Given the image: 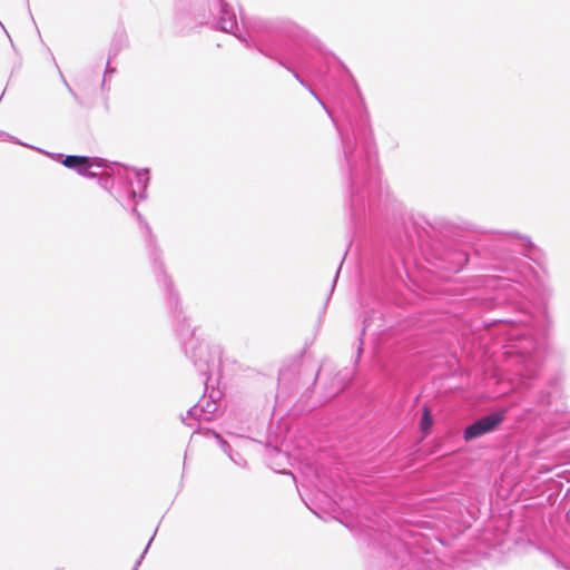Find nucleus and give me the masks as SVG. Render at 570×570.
<instances>
[{"mask_svg":"<svg viewBox=\"0 0 570 570\" xmlns=\"http://www.w3.org/2000/svg\"><path fill=\"white\" fill-rule=\"evenodd\" d=\"M240 31L234 9L225 0H209L200 24L234 35L247 48H255L287 71H350L333 52L307 30L289 19L262 18L240 12Z\"/></svg>","mask_w":570,"mask_h":570,"instance_id":"nucleus-1","label":"nucleus"},{"mask_svg":"<svg viewBox=\"0 0 570 570\" xmlns=\"http://www.w3.org/2000/svg\"><path fill=\"white\" fill-rule=\"evenodd\" d=\"M345 83L352 86L353 90L344 97L341 94L335 97L340 116L330 114V117L341 137L344 156L341 169L350 181V210L356 224L365 215L366 208H375L382 196V183L370 117L352 73H347Z\"/></svg>","mask_w":570,"mask_h":570,"instance_id":"nucleus-2","label":"nucleus"},{"mask_svg":"<svg viewBox=\"0 0 570 570\" xmlns=\"http://www.w3.org/2000/svg\"><path fill=\"white\" fill-rule=\"evenodd\" d=\"M502 332L507 336V363L514 367V375L519 376L522 385L537 377L542 363L541 343L534 336V330L523 322H502Z\"/></svg>","mask_w":570,"mask_h":570,"instance_id":"nucleus-3","label":"nucleus"},{"mask_svg":"<svg viewBox=\"0 0 570 570\" xmlns=\"http://www.w3.org/2000/svg\"><path fill=\"white\" fill-rule=\"evenodd\" d=\"M122 174H124V180H126L129 186L126 191V197H122L121 195L116 196L118 202L122 206H129L131 203L132 205V213L137 216L139 219L140 225L146 230V234L148 236V244L150 247V257L154 263V269L157 276V281L159 284L163 285L164 291L167 296L168 304L170 308L175 312L180 314L181 309L179 307V298L178 295L174 292L171 282L169 277L166 275L163 268V263L159 261V250L155 245L154 237L151 235V229L147 222L141 217L140 213L137 210V202L136 198L145 199L146 198V190L149 183V170L148 169H140V170H129L128 168L122 167Z\"/></svg>","mask_w":570,"mask_h":570,"instance_id":"nucleus-4","label":"nucleus"},{"mask_svg":"<svg viewBox=\"0 0 570 570\" xmlns=\"http://www.w3.org/2000/svg\"><path fill=\"white\" fill-rule=\"evenodd\" d=\"M177 332L183 341L186 355L191 360L196 370L206 377L204 383L207 387L210 374L216 367L217 351H213L206 343L195 336V330H190V324L186 317L177 318Z\"/></svg>","mask_w":570,"mask_h":570,"instance_id":"nucleus-5","label":"nucleus"},{"mask_svg":"<svg viewBox=\"0 0 570 570\" xmlns=\"http://www.w3.org/2000/svg\"><path fill=\"white\" fill-rule=\"evenodd\" d=\"M504 261V269L510 274L508 277L491 278L488 281V286L498 289L500 293L492 299L497 304H501L507 299H514L515 295L520 293L519 287H523L521 278L525 279L528 274H531L532 267L521 258L509 255L502 258Z\"/></svg>","mask_w":570,"mask_h":570,"instance_id":"nucleus-6","label":"nucleus"},{"mask_svg":"<svg viewBox=\"0 0 570 570\" xmlns=\"http://www.w3.org/2000/svg\"><path fill=\"white\" fill-rule=\"evenodd\" d=\"M46 155L50 156L55 160H60L65 167L73 169L79 175L89 178H94L98 175V171L94 170L95 168L106 167V160L100 158H90L77 155H68L63 157L62 154L50 153H46Z\"/></svg>","mask_w":570,"mask_h":570,"instance_id":"nucleus-7","label":"nucleus"},{"mask_svg":"<svg viewBox=\"0 0 570 570\" xmlns=\"http://www.w3.org/2000/svg\"><path fill=\"white\" fill-rule=\"evenodd\" d=\"M503 420L504 415L501 412H494L482 416L464 429L463 438L465 441L478 439L494 431Z\"/></svg>","mask_w":570,"mask_h":570,"instance_id":"nucleus-8","label":"nucleus"},{"mask_svg":"<svg viewBox=\"0 0 570 570\" xmlns=\"http://www.w3.org/2000/svg\"><path fill=\"white\" fill-rule=\"evenodd\" d=\"M495 242L500 249H509L511 253H520L528 255L529 250L533 248V244L528 236L521 235L515 232L498 233Z\"/></svg>","mask_w":570,"mask_h":570,"instance_id":"nucleus-9","label":"nucleus"},{"mask_svg":"<svg viewBox=\"0 0 570 570\" xmlns=\"http://www.w3.org/2000/svg\"><path fill=\"white\" fill-rule=\"evenodd\" d=\"M389 552L400 567H409L410 563H415L417 561L419 552L412 550L410 548V543L405 542L403 539H393Z\"/></svg>","mask_w":570,"mask_h":570,"instance_id":"nucleus-10","label":"nucleus"},{"mask_svg":"<svg viewBox=\"0 0 570 570\" xmlns=\"http://www.w3.org/2000/svg\"><path fill=\"white\" fill-rule=\"evenodd\" d=\"M212 401H199L196 405L191 406L187 411V415L183 416L181 420L187 425H191L190 423H187V419H194L198 421H212L215 416V413L217 411V404L214 400L213 394L210 395Z\"/></svg>","mask_w":570,"mask_h":570,"instance_id":"nucleus-11","label":"nucleus"},{"mask_svg":"<svg viewBox=\"0 0 570 570\" xmlns=\"http://www.w3.org/2000/svg\"><path fill=\"white\" fill-rule=\"evenodd\" d=\"M101 169L102 171L98 173L95 178H98V183L104 189L109 190L116 178L119 180L124 179L122 167L120 166H117V170H115L111 166L106 164V167Z\"/></svg>","mask_w":570,"mask_h":570,"instance_id":"nucleus-12","label":"nucleus"},{"mask_svg":"<svg viewBox=\"0 0 570 570\" xmlns=\"http://www.w3.org/2000/svg\"><path fill=\"white\" fill-rule=\"evenodd\" d=\"M469 262L468 254L463 250H455L450 254L448 269L453 273L461 271Z\"/></svg>","mask_w":570,"mask_h":570,"instance_id":"nucleus-13","label":"nucleus"},{"mask_svg":"<svg viewBox=\"0 0 570 570\" xmlns=\"http://www.w3.org/2000/svg\"><path fill=\"white\" fill-rule=\"evenodd\" d=\"M215 438L219 441L222 450L229 456V459L238 466H246V460L237 452H233L232 446L217 433Z\"/></svg>","mask_w":570,"mask_h":570,"instance_id":"nucleus-14","label":"nucleus"},{"mask_svg":"<svg viewBox=\"0 0 570 570\" xmlns=\"http://www.w3.org/2000/svg\"><path fill=\"white\" fill-rule=\"evenodd\" d=\"M558 396L556 393H551L550 390H541L534 396V402L537 405L546 407L552 403V397Z\"/></svg>","mask_w":570,"mask_h":570,"instance_id":"nucleus-15","label":"nucleus"},{"mask_svg":"<svg viewBox=\"0 0 570 570\" xmlns=\"http://www.w3.org/2000/svg\"><path fill=\"white\" fill-rule=\"evenodd\" d=\"M432 424H433V417H432L431 411L426 406H424V410H423V413L421 416V422H420L421 430L424 433H426L431 429Z\"/></svg>","mask_w":570,"mask_h":570,"instance_id":"nucleus-16","label":"nucleus"},{"mask_svg":"<svg viewBox=\"0 0 570 570\" xmlns=\"http://www.w3.org/2000/svg\"><path fill=\"white\" fill-rule=\"evenodd\" d=\"M561 387H562V377L560 374H556L553 375L549 381H548V390L551 391V393H556V394H560L561 392Z\"/></svg>","mask_w":570,"mask_h":570,"instance_id":"nucleus-17","label":"nucleus"},{"mask_svg":"<svg viewBox=\"0 0 570 570\" xmlns=\"http://www.w3.org/2000/svg\"><path fill=\"white\" fill-rule=\"evenodd\" d=\"M154 534H156V532H155ZM154 537H155V535H153V537L150 538V540H149V542H148L147 547H146V548H145V550L142 551V553H141V556L139 557V559L136 561V563H135V566H134L132 570H137V569H138V567L140 566V563H141L142 559L145 558V554L147 553V551H148V549H149V547H150V544H151V541H153Z\"/></svg>","mask_w":570,"mask_h":570,"instance_id":"nucleus-18","label":"nucleus"},{"mask_svg":"<svg viewBox=\"0 0 570 570\" xmlns=\"http://www.w3.org/2000/svg\"><path fill=\"white\" fill-rule=\"evenodd\" d=\"M115 41L117 43H119L120 46H124L127 41L126 35L125 33L117 35Z\"/></svg>","mask_w":570,"mask_h":570,"instance_id":"nucleus-19","label":"nucleus"},{"mask_svg":"<svg viewBox=\"0 0 570 570\" xmlns=\"http://www.w3.org/2000/svg\"><path fill=\"white\" fill-rule=\"evenodd\" d=\"M371 326V320L368 317H365L363 321V333L367 331Z\"/></svg>","mask_w":570,"mask_h":570,"instance_id":"nucleus-20","label":"nucleus"},{"mask_svg":"<svg viewBox=\"0 0 570 570\" xmlns=\"http://www.w3.org/2000/svg\"><path fill=\"white\" fill-rule=\"evenodd\" d=\"M542 316H543V318H544L546 323H548V324H550V323H551V320H550V316H549V314H548L547 308H543V311H542Z\"/></svg>","mask_w":570,"mask_h":570,"instance_id":"nucleus-21","label":"nucleus"},{"mask_svg":"<svg viewBox=\"0 0 570 570\" xmlns=\"http://www.w3.org/2000/svg\"><path fill=\"white\" fill-rule=\"evenodd\" d=\"M104 71H107V72H110V71H116V68H111L110 67V61L108 60L106 62V66H105V70Z\"/></svg>","mask_w":570,"mask_h":570,"instance_id":"nucleus-22","label":"nucleus"},{"mask_svg":"<svg viewBox=\"0 0 570 570\" xmlns=\"http://www.w3.org/2000/svg\"><path fill=\"white\" fill-rule=\"evenodd\" d=\"M340 266H342V264H341ZM340 271H341V267H338V269L336 271V274H335V277H334V281H333V285H332V291H333V289H334V287H335V284H336V281H337V277H338Z\"/></svg>","mask_w":570,"mask_h":570,"instance_id":"nucleus-23","label":"nucleus"},{"mask_svg":"<svg viewBox=\"0 0 570 570\" xmlns=\"http://www.w3.org/2000/svg\"><path fill=\"white\" fill-rule=\"evenodd\" d=\"M294 77H295V79H296V80H298L302 85H304V80L301 78V73L295 72V73H294Z\"/></svg>","mask_w":570,"mask_h":570,"instance_id":"nucleus-24","label":"nucleus"},{"mask_svg":"<svg viewBox=\"0 0 570 570\" xmlns=\"http://www.w3.org/2000/svg\"><path fill=\"white\" fill-rule=\"evenodd\" d=\"M362 344H363V342H362V340L360 338V345H358V347H357V358L360 357V355H361V353H362V351H363V348H362Z\"/></svg>","mask_w":570,"mask_h":570,"instance_id":"nucleus-25","label":"nucleus"},{"mask_svg":"<svg viewBox=\"0 0 570 570\" xmlns=\"http://www.w3.org/2000/svg\"><path fill=\"white\" fill-rule=\"evenodd\" d=\"M318 102L323 105L324 109L327 111L328 115L332 114L333 116H335L333 111L328 110L327 107L322 102V99H318Z\"/></svg>","mask_w":570,"mask_h":570,"instance_id":"nucleus-26","label":"nucleus"},{"mask_svg":"<svg viewBox=\"0 0 570 570\" xmlns=\"http://www.w3.org/2000/svg\"><path fill=\"white\" fill-rule=\"evenodd\" d=\"M106 76H107V73H104V75H102V78H101V79H98V81H100V82H101V87H104V83H105V81H106Z\"/></svg>","mask_w":570,"mask_h":570,"instance_id":"nucleus-27","label":"nucleus"},{"mask_svg":"<svg viewBox=\"0 0 570 570\" xmlns=\"http://www.w3.org/2000/svg\"><path fill=\"white\" fill-rule=\"evenodd\" d=\"M309 91H311V94H313V95L318 99V97L314 94V90H312V89L309 88Z\"/></svg>","mask_w":570,"mask_h":570,"instance_id":"nucleus-28","label":"nucleus"},{"mask_svg":"<svg viewBox=\"0 0 570 570\" xmlns=\"http://www.w3.org/2000/svg\"><path fill=\"white\" fill-rule=\"evenodd\" d=\"M6 136H7V138H9V139H12V138H13V137H12V136H10L9 134H6Z\"/></svg>","mask_w":570,"mask_h":570,"instance_id":"nucleus-29","label":"nucleus"},{"mask_svg":"<svg viewBox=\"0 0 570 570\" xmlns=\"http://www.w3.org/2000/svg\"><path fill=\"white\" fill-rule=\"evenodd\" d=\"M0 26L3 28L2 23L0 22Z\"/></svg>","mask_w":570,"mask_h":570,"instance_id":"nucleus-30","label":"nucleus"}]
</instances>
